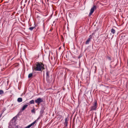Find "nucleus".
I'll return each mask as SVG.
<instances>
[{"mask_svg":"<svg viewBox=\"0 0 128 128\" xmlns=\"http://www.w3.org/2000/svg\"><path fill=\"white\" fill-rule=\"evenodd\" d=\"M17 100L19 102H21L22 101V99L20 98H19Z\"/></svg>","mask_w":128,"mask_h":128,"instance_id":"9d476101","label":"nucleus"},{"mask_svg":"<svg viewBox=\"0 0 128 128\" xmlns=\"http://www.w3.org/2000/svg\"><path fill=\"white\" fill-rule=\"evenodd\" d=\"M36 123V121H34L33 123L29 125L26 127L25 128H30L32 126H34Z\"/></svg>","mask_w":128,"mask_h":128,"instance_id":"0eeeda50","label":"nucleus"},{"mask_svg":"<svg viewBox=\"0 0 128 128\" xmlns=\"http://www.w3.org/2000/svg\"><path fill=\"white\" fill-rule=\"evenodd\" d=\"M14 121V120H12L11 121V122L10 123V124L12 126H10L9 127L10 128H18V126L15 125H14V124H12V122Z\"/></svg>","mask_w":128,"mask_h":128,"instance_id":"f03ea898","label":"nucleus"},{"mask_svg":"<svg viewBox=\"0 0 128 128\" xmlns=\"http://www.w3.org/2000/svg\"><path fill=\"white\" fill-rule=\"evenodd\" d=\"M66 121H65V122L66 123Z\"/></svg>","mask_w":128,"mask_h":128,"instance_id":"f3484780","label":"nucleus"},{"mask_svg":"<svg viewBox=\"0 0 128 128\" xmlns=\"http://www.w3.org/2000/svg\"><path fill=\"white\" fill-rule=\"evenodd\" d=\"M96 6H94L90 10V12L89 14L90 15H91L92 14L94 10L96 9Z\"/></svg>","mask_w":128,"mask_h":128,"instance_id":"39448f33","label":"nucleus"},{"mask_svg":"<svg viewBox=\"0 0 128 128\" xmlns=\"http://www.w3.org/2000/svg\"><path fill=\"white\" fill-rule=\"evenodd\" d=\"M44 69V66L41 63L36 62L35 65L32 67V70L36 71H41Z\"/></svg>","mask_w":128,"mask_h":128,"instance_id":"f257e3e1","label":"nucleus"},{"mask_svg":"<svg viewBox=\"0 0 128 128\" xmlns=\"http://www.w3.org/2000/svg\"><path fill=\"white\" fill-rule=\"evenodd\" d=\"M49 73L48 72H46L47 76H49Z\"/></svg>","mask_w":128,"mask_h":128,"instance_id":"dca6fc26","label":"nucleus"},{"mask_svg":"<svg viewBox=\"0 0 128 128\" xmlns=\"http://www.w3.org/2000/svg\"><path fill=\"white\" fill-rule=\"evenodd\" d=\"M115 30L113 28H112L111 30V33L112 34H110L111 36L109 37V38H113V37L114 35V34L115 33Z\"/></svg>","mask_w":128,"mask_h":128,"instance_id":"20e7f679","label":"nucleus"},{"mask_svg":"<svg viewBox=\"0 0 128 128\" xmlns=\"http://www.w3.org/2000/svg\"><path fill=\"white\" fill-rule=\"evenodd\" d=\"M43 102L42 99L39 98H38L35 100V102L38 104H40Z\"/></svg>","mask_w":128,"mask_h":128,"instance_id":"7ed1b4c3","label":"nucleus"},{"mask_svg":"<svg viewBox=\"0 0 128 128\" xmlns=\"http://www.w3.org/2000/svg\"><path fill=\"white\" fill-rule=\"evenodd\" d=\"M96 102H95L93 106L92 107L91 110H95L96 109Z\"/></svg>","mask_w":128,"mask_h":128,"instance_id":"423d86ee","label":"nucleus"},{"mask_svg":"<svg viewBox=\"0 0 128 128\" xmlns=\"http://www.w3.org/2000/svg\"><path fill=\"white\" fill-rule=\"evenodd\" d=\"M32 76V74L31 73L30 74L28 75V78H30Z\"/></svg>","mask_w":128,"mask_h":128,"instance_id":"9b49d317","label":"nucleus"},{"mask_svg":"<svg viewBox=\"0 0 128 128\" xmlns=\"http://www.w3.org/2000/svg\"><path fill=\"white\" fill-rule=\"evenodd\" d=\"M92 36L90 35L89 37V38H88V40H87V41L86 42V44H88V43L90 41V39L92 38Z\"/></svg>","mask_w":128,"mask_h":128,"instance_id":"6e6552de","label":"nucleus"},{"mask_svg":"<svg viewBox=\"0 0 128 128\" xmlns=\"http://www.w3.org/2000/svg\"><path fill=\"white\" fill-rule=\"evenodd\" d=\"M30 104H32L34 103V100H32L30 102Z\"/></svg>","mask_w":128,"mask_h":128,"instance_id":"f8f14e48","label":"nucleus"},{"mask_svg":"<svg viewBox=\"0 0 128 128\" xmlns=\"http://www.w3.org/2000/svg\"><path fill=\"white\" fill-rule=\"evenodd\" d=\"M34 28V27H30L29 28V29L31 30H32Z\"/></svg>","mask_w":128,"mask_h":128,"instance_id":"4468645a","label":"nucleus"},{"mask_svg":"<svg viewBox=\"0 0 128 128\" xmlns=\"http://www.w3.org/2000/svg\"><path fill=\"white\" fill-rule=\"evenodd\" d=\"M4 93V92L3 90H0V94H1Z\"/></svg>","mask_w":128,"mask_h":128,"instance_id":"ddd939ff","label":"nucleus"},{"mask_svg":"<svg viewBox=\"0 0 128 128\" xmlns=\"http://www.w3.org/2000/svg\"><path fill=\"white\" fill-rule=\"evenodd\" d=\"M31 112H32L35 113V111L34 109L32 110L31 111Z\"/></svg>","mask_w":128,"mask_h":128,"instance_id":"2eb2a0df","label":"nucleus"},{"mask_svg":"<svg viewBox=\"0 0 128 128\" xmlns=\"http://www.w3.org/2000/svg\"><path fill=\"white\" fill-rule=\"evenodd\" d=\"M28 105H24L23 107H22V111H23L27 107Z\"/></svg>","mask_w":128,"mask_h":128,"instance_id":"1a4fd4ad","label":"nucleus"}]
</instances>
